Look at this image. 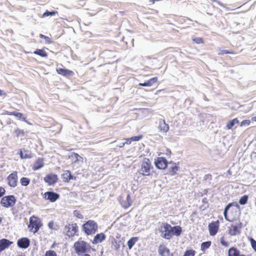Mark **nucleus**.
Here are the masks:
<instances>
[{"instance_id": "nucleus-5", "label": "nucleus", "mask_w": 256, "mask_h": 256, "mask_svg": "<svg viewBox=\"0 0 256 256\" xmlns=\"http://www.w3.org/2000/svg\"><path fill=\"white\" fill-rule=\"evenodd\" d=\"M16 202V199L13 195L4 196L1 200V204L5 208L14 206Z\"/></svg>"}, {"instance_id": "nucleus-44", "label": "nucleus", "mask_w": 256, "mask_h": 256, "mask_svg": "<svg viewBox=\"0 0 256 256\" xmlns=\"http://www.w3.org/2000/svg\"><path fill=\"white\" fill-rule=\"evenodd\" d=\"M233 54V52L232 51L223 50H220V52H218L219 55H224V54Z\"/></svg>"}, {"instance_id": "nucleus-41", "label": "nucleus", "mask_w": 256, "mask_h": 256, "mask_svg": "<svg viewBox=\"0 0 256 256\" xmlns=\"http://www.w3.org/2000/svg\"><path fill=\"white\" fill-rule=\"evenodd\" d=\"M220 243L223 246H226V247H228L229 246V243L227 242H226L224 240V236H222L221 238H220Z\"/></svg>"}, {"instance_id": "nucleus-40", "label": "nucleus", "mask_w": 256, "mask_h": 256, "mask_svg": "<svg viewBox=\"0 0 256 256\" xmlns=\"http://www.w3.org/2000/svg\"><path fill=\"white\" fill-rule=\"evenodd\" d=\"M45 256H57L56 252L52 250H49L46 252Z\"/></svg>"}, {"instance_id": "nucleus-6", "label": "nucleus", "mask_w": 256, "mask_h": 256, "mask_svg": "<svg viewBox=\"0 0 256 256\" xmlns=\"http://www.w3.org/2000/svg\"><path fill=\"white\" fill-rule=\"evenodd\" d=\"M242 224L241 222H236L234 224H232L228 228V234L232 236H235L240 234V229Z\"/></svg>"}, {"instance_id": "nucleus-62", "label": "nucleus", "mask_w": 256, "mask_h": 256, "mask_svg": "<svg viewBox=\"0 0 256 256\" xmlns=\"http://www.w3.org/2000/svg\"><path fill=\"white\" fill-rule=\"evenodd\" d=\"M2 218L1 217H0V224L2 222Z\"/></svg>"}, {"instance_id": "nucleus-39", "label": "nucleus", "mask_w": 256, "mask_h": 256, "mask_svg": "<svg viewBox=\"0 0 256 256\" xmlns=\"http://www.w3.org/2000/svg\"><path fill=\"white\" fill-rule=\"evenodd\" d=\"M251 246L254 250L256 252V241L252 238H250Z\"/></svg>"}, {"instance_id": "nucleus-36", "label": "nucleus", "mask_w": 256, "mask_h": 256, "mask_svg": "<svg viewBox=\"0 0 256 256\" xmlns=\"http://www.w3.org/2000/svg\"><path fill=\"white\" fill-rule=\"evenodd\" d=\"M14 132L16 134V135L18 137V136H22L24 134V132L23 130L19 129L17 128L14 130Z\"/></svg>"}, {"instance_id": "nucleus-53", "label": "nucleus", "mask_w": 256, "mask_h": 256, "mask_svg": "<svg viewBox=\"0 0 256 256\" xmlns=\"http://www.w3.org/2000/svg\"><path fill=\"white\" fill-rule=\"evenodd\" d=\"M125 145V143L123 142H120L117 146L120 148L123 147Z\"/></svg>"}, {"instance_id": "nucleus-42", "label": "nucleus", "mask_w": 256, "mask_h": 256, "mask_svg": "<svg viewBox=\"0 0 256 256\" xmlns=\"http://www.w3.org/2000/svg\"><path fill=\"white\" fill-rule=\"evenodd\" d=\"M74 214L75 216L78 218L82 219L83 218V216L81 214H80V212L78 210H74Z\"/></svg>"}, {"instance_id": "nucleus-43", "label": "nucleus", "mask_w": 256, "mask_h": 256, "mask_svg": "<svg viewBox=\"0 0 256 256\" xmlns=\"http://www.w3.org/2000/svg\"><path fill=\"white\" fill-rule=\"evenodd\" d=\"M142 138V135L134 136L130 138L131 140L132 141H138Z\"/></svg>"}, {"instance_id": "nucleus-57", "label": "nucleus", "mask_w": 256, "mask_h": 256, "mask_svg": "<svg viewBox=\"0 0 256 256\" xmlns=\"http://www.w3.org/2000/svg\"><path fill=\"white\" fill-rule=\"evenodd\" d=\"M156 0H149V2L153 4Z\"/></svg>"}, {"instance_id": "nucleus-18", "label": "nucleus", "mask_w": 256, "mask_h": 256, "mask_svg": "<svg viewBox=\"0 0 256 256\" xmlns=\"http://www.w3.org/2000/svg\"><path fill=\"white\" fill-rule=\"evenodd\" d=\"M62 178L65 182H68L70 180H76V177L73 176L70 170L66 171L62 174Z\"/></svg>"}, {"instance_id": "nucleus-47", "label": "nucleus", "mask_w": 256, "mask_h": 256, "mask_svg": "<svg viewBox=\"0 0 256 256\" xmlns=\"http://www.w3.org/2000/svg\"><path fill=\"white\" fill-rule=\"evenodd\" d=\"M6 190L2 187H0V197L2 196L5 193Z\"/></svg>"}, {"instance_id": "nucleus-52", "label": "nucleus", "mask_w": 256, "mask_h": 256, "mask_svg": "<svg viewBox=\"0 0 256 256\" xmlns=\"http://www.w3.org/2000/svg\"><path fill=\"white\" fill-rule=\"evenodd\" d=\"M132 142V140H131V139L130 138H128L126 140V142H124V143H125V144H129L131 143Z\"/></svg>"}, {"instance_id": "nucleus-50", "label": "nucleus", "mask_w": 256, "mask_h": 256, "mask_svg": "<svg viewBox=\"0 0 256 256\" xmlns=\"http://www.w3.org/2000/svg\"><path fill=\"white\" fill-rule=\"evenodd\" d=\"M138 85L142 86H148L146 82L144 83H140Z\"/></svg>"}, {"instance_id": "nucleus-56", "label": "nucleus", "mask_w": 256, "mask_h": 256, "mask_svg": "<svg viewBox=\"0 0 256 256\" xmlns=\"http://www.w3.org/2000/svg\"><path fill=\"white\" fill-rule=\"evenodd\" d=\"M5 93L4 92V91L0 90V96H2Z\"/></svg>"}, {"instance_id": "nucleus-29", "label": "nucleus", "mask_w": 256, "mask_h": 256, "mask_svg": "<svg viewBox=\"0 0 256 256\" xmlns=\"http://www.w3.org/2000/svg\"><path fill=\"white\" fill-rule=\"evenodd\" d=\"M238 123V120L237 118H234L228 122L226 124V128L228 129H231L236 124Z\"/></svg>"}, {"instance_id": "nucleus-10", "label": "nucleus", "mask_w": 256, "mask_h": 256, "mask_svg": "<svg viewBox=\"0 0 256 256\" xmlns=\"http://www.w3.org/2000/svg\"><path fill=\"white\" fill-rule=\"evenodd\" d=\"M18 176L17 172H14L10 174L7 178L8 185L11 187H16L17 185Z\"/></svg>"}, {"instance_id": "nucleus-17", "label": "nucleus", "mask_w": 256, "mask_h": 256, "mask_svg": "<svg viewBox=\"0 0 256 256\" xmlns=\"http://www.w3.org/2000/svg\"><path fill=\"white\" fill-rule=\"evenodd\" d=\"M105 239L106 235L104 233L98 234L95 236L92 242L94 244L100 243Z\"/></svg>"}, {"instance_id": "nucleus-12", "label": "nucleus", "mask_w": 256, "mask_h": 256, "mask_svg": "<svg viewBox=\"0 0 256 256\" xmlns=\"http://www.w3.org/2000/svg\"><path fill=\"white\" fill-rule=\"evenodd\" d=\"M44 198L50 202H56L60 197V195L54 192H47L44 194Z\"/></svg>"}, {"instance_id": "nucleus-9", "label": "nucleus", "mask_w": 256, "mask_h": 256, "mask_svg": "<svg viewBox=\"0 0 256 256\" xmlns=\"http://www.w3.org/2000/svg\"><path fill=\"white\" fill-rule=\"evenodd\" d=\"M28 228H30V231L36 233L40 228V222L36 220H34L32 217H31L30 219V224Z\"/></svg>"}, {"instance_id": "nucleus-37", "label": "nucleus", "mask_w": 256, "mask_h": 256, "mask_svg": "<svg viewBox=\"0 0 256 256\" xmlns=\"http://www.w3.org/2000/svg\"><path fill=\"white\" fill-rule=\"evenodd\" d=\"M170 174L171 175H174L176 173L178 170V166H172L170 168Z\"/></svg>"}, {"instance_id": "nucleus-46", "label": "nucleus", "mask_w": 256, "mask_h": 256, "mask_svg": "<svg viewBox=\"0 0 256 256\" xmlns=\"http://www.w3.org/2000/svg\"><path fill=\"white\" fill-rule=\"evenodd\" d=\"M250 122L248 120H244L242 122L240 126H246V125L248 126L250 124Z\"/></svg>"}, {"instance_id": "nucleus-30", "label": "nucleus", "mask_w": 256, "mask_h": 256, "mask_svg": "<svg viewBox=\"0 0 256 256\" xmlns=\"http://www.w3.org/2000/svg\"><path fill=\"white\" fill-rule=\"evenodd\" d=\"M70 158H71L72 160L74 161V162L79 161L80 158L82 159L81 156L78 154L74 152L72 153L70 156Z\"/></svg>"}, {"instance_id": "nucleus-20", "label": "nucleus", "mask_w": 256, "mask_h": 256, "mask_svg": "<svg viewBox=\"0 0 256 256\" xmlns=\"http://www.w3.org/2000/svg\"><path fill=\"white\" fill-rule=\"evenodd\" d=\"M44 166V160L42 158H38L36 160L32 166L34 170H36L42 168Z\"/></svg>"}, {"instance_id": "nucleus-51", "label": "nucleus", "mask_w": 256, "mask_h": 256, "mask_svg": "<svg viewBox=\"0 0 256 256\" xmlns=\"http://www.w3.org/2000/svg\"><path fill=\"white\" fill-rule=\"evenodd\" d=\"M212 176L211 174H206L205 176H204V179L205 180H207V179H210V180H211L212 179Z\"/></svg>"}, {"instance_id": "nucleus-19", "label": "nucleus", "mask_w": 256, "mask_h": 256, "mask_svg": "<svg viewBox=\"0 0 256 256\" xmlns=\"http://www.w3.org/2000/svg\"><path fill=\"white\" fill-rule=\"evenodd\" d=\"M120 202L122 206L125 208L130 206L132 204V200L130 194H127L126 200H120Z\"/></svg>"}, {"instance_id": "nucleus-4", "label": "nucleus", "mask_w": 256, "mask_h": 256, "mask_svg": "<svg viewBox=\"0 0 256 256\" xmlns=\"http://www.w3.org/2000/svg\"><path fill=\"white\" fill-rule=\"evenodd\" d=\"M171 229L172 226L170 224L166 222L162 223L159 228L161 236L165 239L170 240L172 238Z\"/></svg>"}, {"instance_id": "nucleus-35", "label": "nucleus", "mask_w": 256, "mask_h": 256, "mask_svg": "<svg viewBox=\"0 0 256 256\" xmlns=\"http://www.w3.org/2000/svg\"><path fill=\"white\" fill-rule=\"evenodd\" d=\"M158 78L157 77H154L148 80L146 82L148 83V86H150L153 85L154 84L156 83L158 81Z\"/></svg>"}, {"instance_id": "nucleus-33", "label": "nucleus", "mask_w": 256, "mask_h": 256, "mask_svg": "<svg viewBox=\"0 0 256 256\" xmlns=\"http://www.w3.org/2000/svg\"><path fill=\"white\" fill-rule=\"evenodd\" d=\"M20 182L22 186H27L30 184V180L27 178L23 177L21 178Z\"/></svg>"}, {"instance_id": "nucleus-55", "label": "nucleus", "mask_w": 256, "mask_h": 256, "mask_svg": "<svg viewBox=\"0 0 256 256\" xmlns=\"http://www.w3.org/2000/svg\"><path fill=\"white\" fill-rule=\"evenodd\" d=\"M40 38H44V39H45V38H46V36H44V34H40Z\"/></svg>"}, {"instance_id": "nucleus-15", "label": "nucleus", "mask_w": 256, "mask_h": 256, "mask_svg": "<svg viewBox=\"0 0 256 256\" xmlns=\"http://www.w3.org/2000/svg\"><path fill=\"white\" fill-rule=\"evenodd\" d=\"M30 244V240L27 238H22L19 239L17 242L18 246L22 248H26Z\"/></svg>"}, {"instance_id": "nucleus-14", "label": "nucleus", "mask_w": 256, "mask_h": 256, "mask_svg": "<svg viewBox=\"0 0 256 256\" xmlns=\"http://www.w3.org/2000/svg\"><path fill=\"white\" fill-rule=\"evenodd\" d=\"M158 252L161 256H173V254L170 252V250L164 244H160L159 246Z\"/></svg>"}, {"instance_id": "nucleus-21", "label": "nucleus", "mask_w": 256, "mask_h": 256, "mask_svg": "<svg viewBox=\"0 0 256 256\" xmlns=\"http://www.w3.org/2000/svg\"><path fill=\"white\" fill-rule=\"evenodd\" d=\"M56 71L58 74L66 76H71L73 74L72 71L62 68H58Z\"/></svg>"}, {"instance_id": "nucleus-25", "label": "nucleus", "mask_w": 256, "mask_h": 256, "mask_svg": "<svg viewBox=\"0 0 256 256\" xmlns=\"http://www.w3.org/2000/svg\"><path fill=\"white\" fill-rule=\"evenodd\" d=\"M8 115H13L14 116L16 117L18 119H22L23 121L27 122L28 124H30V122H28L26 120V117L23 116V114L20 112H10L8 114Z\"/></svg>"}, {"instance_id": "nucleus-32", "label": "nucleus", "mask_w": 256, "mask_h": 256, "mask_svg": "<svg viewBox=\"0 0 256 256\" xmlns=\"http://www.w3.org/2000/svg\"><path fill=\"white\" fill-rule=\"evenodd\" d=\"M248 196L247 195H244L240 198L239 200V204L241 205L246 204L248 200Z\"/></svg>"}, {"instance_id": "nucleus-16", "label": "nucleus", "mask_w": 256, "mask_h": 256, "mask_svg": "<svg viewBox=\"0 0 256 256\" xmlns=\"http://www.w3.org/2000/svg\"><path fill=\"white\" fill-rule=\"evenodd\" d=\"M44 180L49 185H52L57 182L58 176L55 174H50L44 178Z\"/></svg>"}, {"instance_id": "nucleus-34", "label": "nucleus", "mask_w": 256, "mask_h": 256, "mask_svg": "<svg viewBox=\"0 0 256 256\" xmlns=\"http://www.w3.org/2000/svg\"><path fill=\"white\" fill-rule=\"evenodd\" d=\"M58 12L54 10L50 12L48 10H46L42 14V18H45L48 16H53L56 14Z\"/></svg>"}, {"instance_id": "nucleus-28", "label": "nucleus", "mask_w": 256, "mask_h": 256, "mask_svg": "<svg viewBox=\"0 0 256 256\" xmlns=\"http://www.w3.org/2000/svg\"><path fill=\"white\" fill-rule=\"evenodd\" d=\"M138 240L137 238L133 237L130 238L128 242V248L130 250L132 249V246H134V244H136Z\"/></svg>"}, {"instance_id": "nucleus-45", "label": "nucleus", "mask_w": 256, "mask_h": 256, "mask_svg": "<svg viewBox=\"0 0 256 256\" xmlns=\"http://www.w3.org/2000/svg\"><path fill=\"white\" fill-rule=\"evenodd\" d=\"M193 40L196 44H201L203 42V40L201 38H196L193 39Z\"/></svg>"}, {"instance_id": "nucleus-61", "label": "nucleus", "mask_w": 256, "mask_h": 256, "mask_svg": "<svg viewBox=\"0 0 256 256\" xmlns=\"http://www.w3.org/2000/svg\"><path fill=\"white\" fill-rule=\"evenodd\" d=\"M90 256L89 254H85L84 256Z\"/></svg>"}, {"instance_id": "nucleus-58", "label": "nucleus", "mask_w": 256, "mask_h": 256, "mask_svg": "<svg viewBox=\"0 0 256 256\" xmlns=\"http://www.w3.org/2000/svg\"><path fill=\"white\" fill-rule=\"evenodd\" d=\"M116 245L114 246L116 247V249L118 250L119 248V245L117 244L116 242Z\"/></svg>"}, {"instance_id": "nucleus-27", "label": "nucleus", "mask_w": 256, "mask_h": 256, "mask_svg": "<svg viewBox=\"0 0 256 256\" xmlns=\"http://www.w3.org/2000/svg\"><path fill=\"white\" fill-rule=\"evenodd\" d=\"M42 57L46 58L48 56V54L43 49H36L34 52Z\"/></svg>"}, {"instance_id": "nucleus-7", "label": "nucleus", "mask_w": 256, "mask_h": 256, "mask_svg": "<svg viewBox=\"0 0 256 256\" xmlns=\"http://www.w3.org/2000/svg\"><path fill=\"white\" fill-rule=\"evenodd\" d=\"M78 230V226L76 224L66 225L64 227V232L69 237L74 236Z\"/></svg>"}, {"instance_id": "nucleus-1", "label": "nucleus", "mask_w": 256, "mask_h": 256, "mask_svg": "<svg viewBox=\"0 0 256 256\" xmlns=\"http://www.w3.org/2000/svg\"><path fill=\"white\" fill-rule=\"evenodd\" d=\"M74 248L76 252L78 254L80 255L90 250V246L83 240H78L74 242Z\"/></svg>"}, {"instance_id": "nucleus-8", "label": "nucleus", "mask_w": 256, "mask_h": 256, "mask_svg": "<svg viewBox=\"0 0 256 256\" xmlns=\"http://www.w3.org/2000/svg\"><path fill=\"white\" fill-rule=\"evenodd\" d=\"M168 164L166 160L162 157L158 158L154 162L156 166L160 170L165 169L168 166Z\"/></svg>"}, {"instance_id": "nucleus-24", "label": "nucleus", "mask_w": 256, "mask_h": 256, "mask_svg": "<svg viewBox=\"0 0 256 256\" xmlns=\"http://www.w3.org/2000/svg\"><path fill=\"white\" fill-rule=\"evenodd\" d=\"M12 243V242L6 238H2L0 240V246L3 250L8 248Z\"/></svg>"}, {"instance_id": "nucleus-31", "label": "nucleus", "mask_w": 256, "mask_h": 256, "mask_svg": "<svg viewBox=\"0 0 256 256\" xmlns=\"http://www.w3.org/2000/svg\"><path fill=\"white\" fill-rule=\"evenodd\" d=\"M211 245V242L207 241L205 242H203L201 244V250L204 252L206 250L210 248Z\"/></svg>"}, {"instance_id": "nucleus-48", "label": "nucleus", "mask_w": 256, "mask_h": 256, "mask_svg": "<svg viewBox=\"0 0 256 256\" xmlns=\"http://www.w3.org/2000/svg\"><path fill=\"white\" fill-rule=\"evenodd\" d=\"M44 40H46V42L47 43V44H52V42L51 40V39L49 37H48L47 36H46V37Z\"/></svg>"}, {"instance_id": "nucleus-38", "label": "nucleus", "mask_w": 256, "mask_h": 256, "mask_svg": "<svg viewBox=\"0 0 256 256\" xmlns=\"http://www.w3.org/2000/svg\"><path fill=\"white\" fill-rule=\"evenodd\" d=\"M194 250H187L185 252L183 256H194Z\"/></svg>"}, {"instance_id": "nucleus-2", "label": "nucleus", "mask_w": 256, "mask_h": 256, "mask_svg": "<svg viewBox=\"0 0 256 256\" xmlns=\"http://www.w3.org/2000/svg\"><path fill=\"white\" fill-rule=\"evenodd\" d=\"M153 168L148 158H144L142 162L141 168L138 170L140 174L142 176H148L150 174V170Z\"/></svg>"}, {"instance_id": "nucleus-13", "label": "nucleus", "mask_w": 256, "mask_h": 256, "mask_svg": "<svg viewBox=\"0 0 256 256\" xmlns=\"http://www.w3.org/2000/svg\"><path fill=\"white\" fill-rule=\"evenodd\" d=\"M158 129L160 132L166 133L169 130V126L164 120L160 119L158 122Z\"/></svg>"}, {"instance_id": "nucleus-49", "label": "nucleus", "mask_w": 256, "mask_h": 256, "mask_svg": "<svg viewBox=\"0 0 256 256\" xmlns=\"http://www.w3.org/2000/svg\"><path fill=\"white\" fill-rule=\"evenodd\" d=\"M232 203L228 204L224 208L225 211H228V210L230 209V208L232 206Z\"/></svg>"}, {"instance_id": "nucleus-64", "label": "nucleus", "mask_w": 256, "mask_h": 256, "mask_svg": "<svg viewBox=\"0 0 256 256\" xmlns=\"http://www.w3.org/2000/svg\"><path fill=\"white\" fill-rule=\"evenodd\" d=\"M54 247V244H53L51 248H53Z\"/></svg>"}, {"instance_id": "nucleus-54", "label": "nucleus", "mask_w": 256, "mask_h": 256, "mask_svg": "<svg viewBox=\"0 0 256 256\" xmlns=\"http://www.w3.org/2000/svg\"><path fill=\"white\" fill-rule=\"evenodd\" d=\"M227 214H228V211H225L224 210V218L228 220V219L227 218Z\"/></svg>"}, {"instance_id": "nucleus-11", "label": "nucleus", "mask_w": 256, "mask_h": 256, "mask_svg": "<svg viewBox=\"0 0 256 256\" xmlns=\"http://www.w3.org/2000/svg\"><path fill=\"white\" fill-rule=\"evenodd\" d=\"M218 224V220L212 222L209 224L208 230L210 236H214L216 234L219 228Z\"/></svg>"}, {"instance_id": "nucleus-23", "label": "nucleus", "mask_w": 256, "mask_h": 256, "mask_svg": "<svg viewBox=\"0 0 256 256\" xmlns=\"http://www.w3.org/2000/svg\"><path fill=\"white\" fill-rule=\"evenodd\" d=\"M228 254L231 256H246L244 254H240V251L234 247H232L228 250Z\"/></svg>"}, {"instance_id": "nucleus-26", "label": "nucleus", "mask_w": 256, "mask_h": 256, "mask_svg": "<svg viewBox=\"0 0 256 256\" xmlns=\"http://www.w3.org/2000/svg\"><path fill=\"white\" fill-rule=\"evenodd\" d=\"M28 151L24 149L20 150V155L22 158H32L30 154H28Z\"/></svg>"}, {"instance_id": "nucleus-60", "label": "nucleus", "mask_w": 256, "mask_h": 256, "mask_svg": "<svg viewBox=\"0 0 256 256\" xmlns=\"http://www.w3.org/2000/svg\"><path fill=\"white\" fill-rule=\"evenodd\" d=\"M2 250H2V248H1V246H0V252L2 251Z\"/></svg>"}, {"instance_id": "nucleus-63", "label": "nucleus", "mask_w": 256, "mask_h": 256, "mask_svg": "<svg viewBox=\"0 0 256 256\" xmlns=\"http://www.w3.org/2000/svg\"><path fill=\"white\" fill-rule=\"evenodd\" d=\"M236 207L239 208L240 206H239V205L238 204H236Z\"/></svg>"}, {"instance_id": "nucleus-22", "label": "nucleus", "mask_w": 256, "mask_h": 256, "mask_svg": "<svg viewBox=\"0 0 256 256\" xmlns=\"http://www.w3.org/2000/svg\"><path fill=\"white\" fill-rule=\"evenodd\" d=\"M172 236L173 235L176 236H180L182 232V228L179 226H172V229L170 230Z\"/></svg>"}, {"instance_id": "nucleus-59", "label": "nucleus", "mask_w": 256, "mask_h": 256, "mask_svg": "<svg viewBox=\"0 0 256 256\" xmlns=\"http://www.w3.org/2000/svg\"><path fill=\"white\" fill-rule=\"evenodd\" d=\"M252 120H253V121H255L256 122V116H254L252 118Z\"/></svg>"}, {"instance_id": "nucleus-3", "label": "nucleus", "mask_w": 256, "mask_h": 256, "mask_svg": "<svg viewBox=\"0 0 256 256\" xmlns=\"http://www.w3.org/2000/svg\"><path fill=\"white\" fill-rule=\"evenodd\" d=\"M98 226L97 224L92 220H89L82 226L84 232L88 235L94 234L97 230Z\"/></svg>"}]
</instances>
